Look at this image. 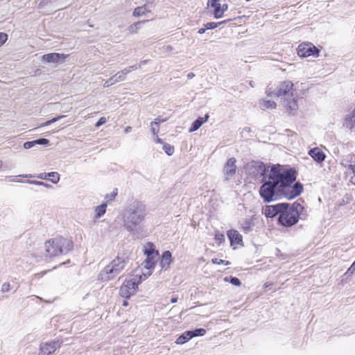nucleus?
Here are the masks:
<instances>
[{"mask_svg": "<svg viewBox=\"0 0 355 355\" xmlns=\"http://www.w3.org/2000/svg\"><path fill=\"white\" fill-rule=\"evenodd\" d=\"M257 171L263 177L259 194L265 202L282 198L291 200L302 191L303 187L300 183L292 184L295 180V173L292 170L279 165L266 168L263 164H259Z\"/></svg>", "mask_w": 355, "mask_h": 355, "instance_id": "f257e3e1", "label": "nucleus"}, {"mask_svg": "<svg viewBox=\"0 0 355 355\" xmlns=\"http://www.w3.org/2000/svg\"><path fill=\"white\" fill-rule=\"evenodd\" d=\"M146 216V206L141 202L135 200L123 211V227L132 236L138 237L142 232L141 222Z\"/></svg>", "mask_w": 355, "mask_h": 355, "instance_id": "f03ea898", "label": "nucleus"}, {"mask_svg": "<svg viewBox=\"0 0 355 355\" xmlns=\"http://www.w3.org/2000/svg\"><path fill=\"white\" fill-rule=\"evenodd\" d=\"M46 257H53L67 253L72 248V242L65 238L56 237L44 244Z\"/></svg>", "mask_w": 355, "mask_h": 355, "instance_id": "7ed1b4c3", "label": "nucleus"}, {"mask_svg": "<svg viewBox=\"0 0 355 355\" xmlns=\"http://www.w3.org/2000/svg\"><path fill=\"white\" fill-rule=\"evenodd\" d=\"M127 259L123 257H116L107 265L98 274V279L107 282L119 275L125 268Z\"/></svg>", "mask_w": 355, "mask_h": 355, "instance_id": "20e7f679", "label": "nucleus"}, {"mask_svg": "<svg viewBox=\"0 0 355 355\" xmlns=\"http://www.w3.org/2000/svg\"><path fill=\"white\" fill-rule=\"evenodd\" d=\"M282 209L278 218L279 223L285 227H291L298 222L303 207L300 203L291 205L285 203V207Z\"/></svg>", "mask_w": 355, "mask_h": 355, "instance_id": "39448f33", "label": "nucleus"}, {"mask_svg": "<svg viewBox=\"0 0 355 355\" xmlns=\"http://www.w3.org/2000/svg\"><path fill=\"white\" fill-rule=\"evenodd\" d=\"M144 279L141 270L136 269L132 274L129 275L125 279L122 286L120 288V295L121 297L125 298L130 297L133 295L139 284H140Z\"/></svg>", "mask_w": 355, "mask_h": 355, "instance_id": "423d86ee", "label": "nucleus"}, {"mask_svg": "<svg viewBox=\"0 0 355 355\" xmlns=\"http://www.w3.org/2000/svg\"><path fill=\"white\" fill-rule=\"evenodd\" d=\"M297 55L301 58H318L320 55V50L311 42L300 44L297 49Z\"/></svg>", "mask_w": 355, "mask_h": 355, "instance_id": "0eeeda50", "label": "nucleus"}, {"mask_svg": "<svg viewBox=\"0 0 355 355\" xmlns=\"http://www.w3.org/2000/svg\"><path fill=\"white\" fill-rule=\"evenodd\" d=\"M158 252H153V254H150L146 256V260L142 263V266L146 271L144 272L141 269L142 277L144 279H146L148 277H149L155 268V263L158 259Z\"/></svg>", "mask_w": 355, "mask_h": 355, "instance_id": "6e6552de", "label": "nucleus"}, {"mask_svg": "<svg viewBox=\"0 0 355 355\" xmlns=\"http://www.w3.org/2000/svg\"><path fill=\"white\" fill-rule=\"evenodd\" d=\"M293 84L289 80L282 82L277 88V89L271 90L268 89L266 92L268 96L270 97H281L286 96L293 89Z\"/></svg>", "mask_w": 355, "mask_h": 355, "instance_id": "1a4fd4ad", "label": "nucleus"}, {"mask_svg": "<svg viewBox=\"0 0 355 355\" xmlns=\"http://www.w3.org/2000/svg\"><path fill=\"white\" fill-rule=\"evenodd\" d=\"M207 6L214 8V15L216 19L221 18L224 12L228 9L227 4H221L220 0H208Z\"/></svg>", "mask_w": 355, "mask_h": 355, "instance_id": "9d476101", "label": "nucleus"}, {"mask_svg": "<svg viewBox=\"0 0 355 355\" xmlns=\"http://www.w3.org/2000/svg\"><path fill=\"white\" fill-rule=\"evenodd\" d=\"M285 207V203H279L275 205H267L262 211V213L267 218H273L277 214H280L282 209Z\"/></svg>", "mask_w": 355, "mask_h": 355, "instance_id": "9b49d317", "label": "nucleus"}, {"mask_svg": "<svg viewBox=\"0 0 355 355\" xmlns=\"http://www.w3.org/2000/svg\"><path fill=\"white\" fill-rule=\"evenodd\" d=\"M236 171V159L234 157L230 158L225 164L223 172L225 180H230L235 174Z\"/></svg>", "mask_w": 355, "mask_h": 355, "instance_id": "f8f14e48", "label": "nucleus"}, {"mask_svg": "<svg viewBox=\"0 0 355 355\" xmlns=\"http://www.w3.org/2000/svg\"><path fill=\"white\" fill-rule=\"evenodd\" d=\"M60 347L58 342H52L41 345L39 355H51Z\"/></svg>", "mask_w": 355, "mask_h": 355, "instance_id": "ddd939ff", "label": "nucleus"}, {"mask_svg": "<svg viewBox=\"0 0 355 355\" xmlns=\"http://www.w3.org/2000/svg\"><path fill=\"white\" fill-rule=\"evenodd\" d=\"M309 155L317 163L320 164L326 158V155L324 150L319 148L315 147L309 150Z\"/></svg>", "mask_w": 355, "mask_h": 355, "instance_id": "4468645a", "label": "nucleus"}, {"mask_svg": "<svg viewBox=\"0 0 355 355\" xmlns=\"http://www.w3.org/2000/svg\"><path fill=\"white\" fill-rule=\"evenodd\" d=\"M141 67V66L137 67V65L130 66L128 68L123 69L122 71L116 73L114 76L112 77V80L115 82V83L121 82L125 80V76L128 73L131 72L133 70H136L138 68Z\"/></svg>", "mask_w": 355, "mask_h": 355, "instance_id": "2eb2a0df", "label": "nucleus"}, {"mask_svg": "<svg viewBox=\"0 0 355 355\" xmlns=\"http://www.w3.org/2000/svg\"><path fill=\"white\" fill-rule=\"evenodd\" d=\"M227 235L230 241L231 245H238L243 244V238L241 234L236 230L227 231Z\"/></svg>", "mask_w": 355, "mask_h": 355, "instance_id": "dca6fc26", "label": "nucleus"}, {"mask_svg": "<svg viewBox=\"0 0 355 355\" xmlns=\"http://www.w3.org/2000/svg\"><path fill=\"white\" fill-rule=\"evenodd\" d=\"M343 125L349 130L355 127V108L345 115Z\"/></svg>", "mask_w": 355, "mask_h": 355, "instance_id": "f3484780", "label": "nucleus"}, {"mask_svg": "<svg viewBox=\"0 0 355 355\" xmlns=\"http://www.w3.org/2000/svg\"><path fill=\"white\" fill-rule=\"evenodd\" d=\"M34 177L41 180H50L53 184H57L60 181V175L57 172L40 173L33 175V178Z\"/></svg>", "mask_w": 355, "mask_h": 355, "instance_id": "a211bd4d", "label": "nucleus"}, {"mask_svg": "<svg viewBox=\"0 0 355 355\" xmlns=\"http://www.w3.org/2000/svg\"><path fill=\"white\" fill-rule=\"evenodd\" d=\"M284 107L291 114H295L298 110L297 99L296 97L286 98L284 101Z\"/></svg>", "mask_w": 355, "mask_h": 355, "instance_id": "6ab92c4d", "label": "nucleus"}, {"mask_svg": "<svg viewBox=\"0 0 355 355\" xmlns=\"http://www.w3.org/2000/svg\"><path fill=\"white\" fill-rule=\"evenodd\" d=\"M65 58L64 54L52 53L44 55L42 60L49 63H58L60 60H64Z\"/></svg>", "mask_w": 355, "mask_h": 355, "instance_id": "aec40b11", "label": "nucleus"}, {"mask_svg": "<svg viewBox=\"0 0 355 355\" xmlns=\"http://www.w3.org/2000/svg\"><path fill=\"white\" fill-rule=\"evenodd\" d=\"M172 261V254L169 251H165L162 255L160 261L163 269H167Z\"/></svg>", "mask_w": 355, "mask_h": 355, "instance_id": "412c9836", "label": "nucleus"}, {"mask_svg": "<svg viewBox=\"0 0 355 355\" xmlns=\"http://www.w3.org/2000/svg\"><path fill=\"white\" fill-rule=\"evenodd\" d=\"M49 141L47 139H40L31 141H26L24 144V148L25 149H30L34 146H35L37 144L40 145H47L49 144Z\"/></svg>", "mask_w": 355, "mask_h": 355, "instance_id": "4be33fe9", "label": "nucleus"}, {"mask_svg": "<svg viewBox=\"0 0 355 355\" xmlns=\"http://www.w3.org/2000/svg\"><path fill=\"white\" fill-rule=\"evenodd\" d=\"M254 223L252 218H245L241 224V229L244 233H249L252 231Z\"/></svg>", "mask_w": 355, "mask_h": 355, "instance_id": "5701e85b", "label": "nucleus"}, {"mask_svg": "<svg viewBox=\"0 0 355 355\" xmlns=\"http://www.w3.org/2000/svg\"><path fill=\"white\" fill-rule=\"evenodd\" d=\"M208 119H209V115L205 114V119L201 117L196 119L195 121L193 122L191 127L189 129V132H194V131L197 130L204 123L207 121Z\"/></svg>", "mask_w": 355, "mask_h": 355, "instance_id": "b1692460", "label": "nucleus"}, {"mask_svg": "<svg viewBox=\"0 0 355 355\" xmlns=\"http://www.w3.org/2000/svg\"><path fill=\"white\" fill-rule=\"evenodd\" d=\"M166 121L165 119H156L154 121L150 123V131L153 137H157L159 130V123Z\"/></svg>", "mask_w": 355, "mask_h": 355, "instance_id": "393cba45", "label": "nucleus"}, {"mask_svg": "<svg viewBox=\"0 0 355 355\" xmlns=\"http://www.w3.org/2000/svg\"><path fill=\"white\" fill-rule=\"evenodd\" d=\"M107 209V204L103 203L98 206H96L94 208L95 216L94 218L97 219L103 216L105 212Z\"/></svg>", "mask_w": 355, "mask_h": 355, "instance_id": "a878e982", "label": "nucleus"}, {"mask_svg": "<svg viewBox=\"0 0 355 355\" xmlns=\"http://www.w3.org/2000/svg\"><path fill=\"white\" fill-rule=\"evenodd\" d=\"M191 338H191L189 331H187L178 338L175 343L178 345H182V344H184L185 343H187V341L190 340Z\"/></svg>", "mask_w": 355, "mask_h": 355, "instance_id": "bb28decb", "label": "nucleus"}, {"mask_svg": "<svg viewBox=\"0 0 355 355\" xmlns=\"http://www.w3.org/2000/svg\"><path fill=\"white\" fill-rule=\"evenodd\" d=\"M260 106L262 109H275L276 103L274 101L263 99L261 101Z\"/></svg>", "mask_w": 355, "mask_h": 355, "instance_id": "cd10ccee", "label": "nucleus"}, {"mask_svg": "<svg viewBox=\"0 0 355 355\" xmlns=\"http://www.w3.org/2000/svg\"><path fill=\"white\" fill-rule=\"evenodd\" d=\"M148 12V10H147L146 6H139V7L135 8L132 15H133V16L137 17H142V16H144L146 15V13Z\"/></svg>", "mask_w": 355, "mask_h": 355, "instance_id": "c85d7f7f", "label": "nucleus"}, {"mask_svg": "<svg viewBox=\"0 0 355 355\" xmlns=\"http://www.w3.org/2000/svg\"><path fill=\"white\" fill-rule=\"evenodd\" d=\"M144 252L146 256H148L150 254H153V252H158L157 250H155L153 244L150 243H148L146 245H145L144 248Z\"/></svg>", "mask_w": 355, "mask_h": 355, "instance_id": "c756f323", "label": "nucleus"}, {"mask_svg": "<svg viewBox=\"0 0 355 355\" xmlns=\"http://www.w3.org/2000/svg\"><path fill=\"white\" fill-rule=\"evenodd\" d=\"M191 338H194L196 336H202L206 334V330L202 328L196 329L193 331H189Z\"/></svg>", "mask_w": 355, "mask_h": 355, "instance_id": "7c9ffc66", "label": "nucleus"}, {"mask_svg": "<svg viewBox=\"0 0 355 355\" xmlns=\"http://www.w3.org/2000/svg\"><path fill=\"white\" fill-rule=\"evenodd\" d=\"M146 21H139L137 23H135L132 25H130L128 28V30L131 33H137V30L140 28L141 27V24L142 23H144L146 22Z\"/></svg>", "mask_w": 355, "mask_h": 355, "instance_id": "2f4dec72", "label": "nucleus"}, {"mask_svg": "<svg viewBox=\"0 0 355 355\" xmlns=\"http://www.w3.org/2000/svg\"><path fill=\"white\" fill-rule=\"evenodd\" d=\"M162 148L168 155H172L174 153V147L168 144H164Z\"/></svg>", "mask_w": 355, "mask_h": 355, "instance_id": "473e14b6", "label": "nucleus"}, {"mask_svg": "<svg viewBox=\"0 0 355 355\" xmlns=\"http://www.w3.org/2000/svg\"><path fill=\"white\" fill-rule=\"evenodd\" d=\"M28 182L30 184H32L37 185V186H43V187H45L46 188L51 187V185H49L44 182L36 181V180H31V181L29 180V181H28Z\"/></svg>", "mask_w": 355, "mask_h": 355, "instance_id": "72a5a7b5", "label": "nucleus"}, {"mask_svg": "<svg viewBox=\"0 0 355 355\" xmlns=\"http://www.w3.org/2000/svg\"><path fill=\"white\" fill-rule=\"evenodd\" d=\"M19 177H23V178H33V175H28V174H24V175H17V176H15V177H9L8 178V182H20L19 180H16L15 178H19Z\"/></svg>", "mask_w": 355, "mask_h": 355, "instance_id": "f704fd0d", "label": "nucleus"}, {"mask_svg": "<svg viewBox=\"0 0 355 355\" xmlns=\"http://www.w3.org/2000/svg\"><path fill=\"white\" fill-rule=\"evenodd\" d=\"M211 262L214 264H218V265H220L221 263H225L226 266H228L230 264V261H228L218 259L216 258L212 259Z\"/></svg>", "mask_w": 355, "mask_h": 355, "instance_id": "c9c22d12", "label": "nucleus"}, {"mask_svg": "<svg viewBox=\"0 0 355 355\" xmlns=\"http://www.w3.org/2000/svg\"><path fill=\"white\" fill-rule=\"evenodd\" d=\"M10 289V284L8 282H5L2 284L1 291L2 293H7Z\"/></svg>", "mask_w": 355, "mask_h": 355, "instance_id": "e433bc0d", "label": "nucleus"}, {"mask_svg": "<svg viewBox=\"0 0 355 355\" xmlns=\"http://www.w3.org/2000/svg\"><path fill=\"white\" fill-rule=\"evenodd\" d=\"M205 26L206 27L207 30H211V29H214L216 27L218 26V24L217 23H215V22H209V23H207Z\"/></svg>", "mask_w": 355, "mask_h": 355, "instance_id": "4c0bfd02", "label": "nucleus"}, {"mask_svg": "<svg viewBox=\"0 0 355 355\" xmlns=\"http://www.w3.org/2000/svg\"><path fill=\"white\" fill-rule=\"evenodd\" d=\"M8 40L7 34L0 33V46H2Z\"/></svg>", "mask_w": 355, "mask_h": 355, "instance_id": "58836bf2", "label": "nucleus"}, {"mask_svg": "<svg viewBox=\"0 0 355 355\" xmlns=\"http://www.w3.org/2000/svg\"><path fill=\"white\" fill-rule=\"evenodd\" d=\"M215 239L219 243H222L225 241V235L221 233H216L215 234Z\"/></svg>", "mask_w": 355, "mask_h": 355, "instance_id": "ea45409f", "label": "nucleus"}, {"mask_svg": "<svg viewBox=\"0 0 355 355\" xmlns=\"http://www.w3.org/2000/svg\"><path fill=\"white\" fill-rule=\"evenodd\" d=\"M107 121V119L105 117H101L99 120L96 123V127L98 128L103 124H104Z\"/></svg>", "mask_w": 355, "mask_h": 355, "instance_id": "a19ab883", "label": "nucleus"}, {"mask_svg": "<svg viewBox=\"0 0 355 355\" xmlns=\"http://www.w3.org/2000/svg\"><path fill=\"white\" fill-rule=\"evenodd\" d=\"M230 283L234 286L241 285V282L237 277H232L230 279Z\"/></svg>", "mask_w": 355, "mask_h": 355, "instance_id": "79ce46f5", "label": "nucleus"}, {"mask_svg": "<svg viewBox=\"0 0 355 355\" xmlns=\"http://www.w3.org/2000/svg\"><path fill=\"white\" fill-rule=\"evenodd\" d=\"M114 84H115V82H114V80H112V77H111L109 80H106L104 83L103 87H110V86H111V85H112Z\"/></svg>", "mask_w": 355, "mask_h": 355, "instance_id": "37998d69", "label": "nucleus"}, {"mask_svg": "<svg viewBox=\"0 0 355 355\" xmlns=\"http://www.w3.org/2000/svg\"><path fill=\"white\" fill-rule=\"evenodd\" d=\"M347 174L350 175L351 183L355 185V171H349V173Z\"/></svg>", "mask_w": 355, "mask_h": 355, "instance_id": "c03bdc74", "label": "nucleus"}, {"mask_svg": "<svg viewBox=\"0 0 355 355\" xmlns=\"http://www.w3.org/2000/svg\"><path fill=\"white\" fill-rule=\"evenodd\" d=\"M354 271H355V261L351 265V266L348 268L346 274H347V273L353 274L354 272Z\"/></svg>", "mask_w": 355, "mask_h": 355, "instance_id": "a18cd8bd", "label": "nucleus"}, {"mask_svg": "<svg viewBox=\"0 0 355 355\" xmlns=\"http://www.w3.org/2000/svg\"><path fill=\"white\" fill-rule=\"evenodd\" d=\"M64 116L61 115V116H59L58 117L53 118V119H51V120H49V121H50L51 123H54V122H56V121H58L59 119H60L63 118Z\"/></svg>", "mask_w": 355, "mask_h": 355, "instance_id": "49530a36", "label": "nucleus"}, {"mask_svg": "<svg viewBox=\"0 0 355 355\" xmlns=\"http://www.w3.org/2000/svg\"><path fill=\"white\" fill-rule=\"evenodd\" d=\"M154 141L157 144H163V141L158 137V135H157V137H154Z\"/></svg>", "mask_w": 355, "mask_h": 355, "instance_id": "de8ad7c7", "label": "nucleus"}, {"mask_svg": "<svg viewBox=\"0 0 355 355\" xmlns=\"http://www.w3.org/2000/svg\"><path fill=\"white\" fill-rule=\"evenodd\" d=\"M207 30L206 27L205 26V28H201L198 30V33L199 34H203L205 31Z\"/></svg>", "mask_w": 355, "mask_h": 355, "instance_id": "09e8293b", "label": "nucleus"}, {"mask_svg": "<svg viewBox=\"0 0 355 355\" xmlns=\"http://www.w3.org/2000/svg\"><path fill=\"white\" fill-rule=\"evenodd\" d=\"M194 76H195L194 73H191H191H189L187 74V78H188L189 79H191V78H193Z\"/></svg>", "mask_w": 355, "mask_h": 355, "instance_id": "8fccbe9b", "label": "nucleus"}, {"mask_svg": "<svg viewBox=\"0 0 355 355\" xmlns=\"http://www.w3.org/2000/svg\"><path fill=\"white\" fill-rule=\"evenodd\" d=\"M231 21V19H227V20H224V21H220V22H218L217 24H218V26L220 25V24H226L227 22Z\"/></svg>", "mask_w": 355, "mask_h": 355, "instance_id": "3c124183", "label": "nucleus"}, {"mask_svg": "<svg viewBox=\"0 0 355 355\" xmlns=\"http://www.w3.org/2000/svg\"><path fill=\"white\" fill-rule=\"evenodd\" d=\"M128 300H124V299H123V300H122V304H123V306H128Z\"/></svg>", "mask_w": 355, "mask_h": 355, "instance_id": "603ef678", "label": "nucleus"}, {"mask_svg": "<svg viewBox=\"0 0 355 355\" xmlns=\"http://www.w3.org/2000/svg\"><path fill=\"white\" fill-rule=\"evenodd\" d=\"M131 129H132V128H131V127H130V126H127V127L125 128V133H128V132H130L131 131Z\"/></svg>", "mask_w": 355, "mask_h": 355, "instance_id": "864d4df0", "label": "nucleus"}, {"mask_svg": "<svg viewBox=\"0 0 355 355\" xmlns=\"http://www.w3.org/2000/svg\"><path fill=\"white\" fill-rule=\"evenodd\" d=\"M178 302V297H172V298L171 299V303H175V302Z\"/></svg>", "mask_w": 355, "mask_h": 355, "instance_id": "5fc2aeb1", "label": "nucleus"}, {"mask_svg": "<svg viewBox=\"0 0 355 355\" xmlns=\"http://www.w3.org/2000/svg\"><path fill=\"white\" fill-rule=\"evenodd\" d=\"M50 124H51V123L50 121L49 120V121H46L44 123H43L42 125V126H46V125H49Z\"/></svg>", "mask_w": 355, "mask_h": 355, "instance_id": "6e6d98bb", "label": "nucleus"}, {"mask_svg": "<svg viewBox=\"0 0 355 355\" xmlns=\"http://www.w3.org/2000/svg\"><path fill=\"white\" fill-rule=\"evenodd\" d=\"M224 280H225V282H228V278H227V277H225V278L224 279Z\"/></svg>", "mask_w": 355, "mask_h": 355, "instance_id": "4d7b16f0", "label": "nucleus"}, {"mask_svg": "<svg viewBox=\"0 0 355 355\" xmlns=\"http://www.w3.org/2000/svg\"><path fill=\"white\" fill-rule=\"evenodd\" d=\"M268 286L266 284H264V287H265V288H267Z\"/></svg>", "mask_w": 355, "mask_h": 355, "instance_id": "13d9d810", "label": "nucleus"}]
</instances>
